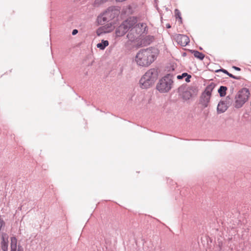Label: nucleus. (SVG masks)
I'll use <instances>...</instances> for the list:
<instances>
[{
  "mask_svg": "<svg viewBox=\"0 0 251 251\" xmlns=\"http://www.w3.org/2000/svg\"><path fill=\"white\" fill-rule=\"evenodd\" d=\"M77 33V30L76 29H74L73 31L72 34L73 35H75Z\"/></svg>",
  "mask_w": 251,
  "mask_h": 251,
  "instance_id": "22",
  "label": "nucleus"
},
{
  "mask_svg": "<svg viewBox=\"0 0 251 251\" xmlns=\"http://www.w3.org/2000/svg\"><path fill=\"white\" fill-rule=\"evenodd\" d=\"M227 108L226 104L224 101H220L217 106V112L218 113L225 112Z\"/></svg>",
  "mask_w": 251,
  "mask_h": 251,
  "instance_id": "12",
  "label": "nucleus"
},
{
  "mask_svg": "<svg viewBox=\"0 0 251 251\" xmlns=\"http://www.w3.org/2000/svg\"><path fill=\"white\" fill-rule=\"evenodd\" d=\"M135 23H136V20L133 17L125 21L116 29L115 31L116 36L121 37L124 35Z\"/></svg>",
  "mask_w": 251,
  "mask_h": 251,
  "instance_id": "4",
  "label": "nucleus"
},
{
  "mask_svg": "<svg viewBox=\"0 0 251 251\" xmlns=\"http://www.w3.org/2000/svg\"><path fill=\"white\" fill-rule=\"evenodd\" d=\"M222 71L223 72H224V73L227 74L229 77H231V78H234V79H238V78L235 76H234L233 75H232V74L229 73L226 70H222Z\"/></svg>",
  "mask_w": 251,
  "mask_h": 251,
  "instance_id": "20",
  "label": "nucleus"
},
{
  "mask_svg": "<svg viewBox=\"0 0 251 251\" xmlns=\"http://www.w3.org/2000/svg\"><path fill=\"white\" fill-rule=\"evenodd\" d=\"M167 28H170V27H171L170 25H167Z\"/></svg>",
  "mask_w": 251,
  "mask_h": 251,
  "instance_id": "24",
  "label": "nucleus"
},
{
  "mask_svg": "<svg viewBox=\"0 0 251 251\" xmlns=\"http://www.w3.org/2000/svg\"><path fill=\"white\" fill-rule=\"evenodd\" d=\"M8 237L6 234H3L2 236L1 249L3 251H8Z\"/></svg>",
  "mask_w": 251,
  "mask_h": 251,
  "instance_id": "11",
  "label": "nucleus"
},
{
  "mask_svg": "<svg viewBox=\"0 0 251 251\" xmlns=\"http://www.w3.org/2000/svg\"><path fill=\"white\" fill-rule=\"evenodd\" d=\"M233 68H234L235 70L240 71V68H238L237 67L233 66Z\"/></svg>",
  "mask_w": 251,
  "mask_h": 251,
  "instance_id": "23",
  "label": "nucleus"
},
{
  "mask_svg": "<svg viewBox=\"0 0 251 251\" xmlns=\"http://www.w3.org/2000/svg\"><path fill=\"white\" fill-rule=\"evenodd\" d=\"M119 14V11L115 7H110L101 16L99 17L98 20L99 22H103L108 21L114 19Z\"/></svg>",
  "mask_w": 251,
  "mask_h": 251,
  "instance_id": "8",
  "label": "nucleus"
},
{
  "mask_svg": "<svg viewBox=\"0 0 251 251\" xmlns=\"http://www.w3.org/2000/svg\"><path fill=\"white\" fill-rule=\"evenodd\" d=\"M107 0H95L94 4L95 6H98L100 4L105 3Z\"/></svg>",
  "mask_w": 251,
  "mask_h": 251,
  "instance_id": "19",
  "label": "nucleus"
},
{
  "mask_svg": "<svg viewBox=\"0 0 251 251\" xmlns=\"http://www.w3.org/2000/svg\"><path fill=\"white\" fill-rule=\"evenodd\" d=\"M147 28V25L144 23H139L134 25L129 29V31L127 35V37L130 40H133L135 38L139 35L144 33Z\"/></svg>",
  "mask_w": 251,
  "mask_h": 251,
  "instance_id": "5",
  "label": "nucleus"
},
{
  "mask_svg": "<svg viewBox=\"0 0 251 251\" xmlns=\"http://www.w3.org/2000/svg\"><path fill=\"white\" fill-rule=\"evenodd\" d=\"M17 239L15 237L11 238V251H16Z\"/></svg>",
  "mask_w": 251,
  "mask_h": 251,
  "instance_id": "13",
  "label": "nucleus"
},
{
  "mask_svg": "<svg viewBox=\"0 0 251 251\" xmlns=\"http://www.w3.org/2000/svg\"><path fill=\"white\" fill-rule=\"evenodd\" d=\"M197 90L196 88L193 87H189L183 93V98L184 99L187 100H189L193 95H196Z\"/></svg>",
  "mask_w": 251,
  "mask_h": 251,
  "instance_id": "10",
  "label": "nucleus"
},
{
  "mask_svg": "<svg viewBox=\"0 0 251 251\" xmlns=\"http://www.w3.org/2000/svg\"><path fill=\"white\" fill-rule=\"evenodd\" d=\"M193 53L194 56L200 60H202L204 57V55L199 51H194Z\"/></svg>",
  "mask_w": 251,
  "mask_h": 251,
  "instance_id": "17",
  "label": "nucleus"
},
{
  "mask_svg": "<svg viewBox=\"0 0 251 251\" xmlns=\"http://www.w3.org/2000/svg\"><path fill=\"white\" fill-rule=\"evenodd\" d=\"M227 90V88L226 86H221L218 90V92L220 94V96L224 97L226 94V91Z\"/></svg>",
  "mask_w": 251,
  "mask_h": 251,
  "instance_id": "16",
  "label": "nucleus"
},
{
  "mask_svg": "<svg viewBox=\"0 0 251 251\" xmlns=\"http://www.w3.org/2000/svg\"><path fill=\"white\" fill-rule=\"evenodd\" d=\"M156 56L152 50L150 49L139 50L135 58L137 64L142 67H148L155 59Z\"/></svg>",
  "mask_w": 251,
  "mask_h": 251,
  "instance_id": "1",
  "label": "nucleus"
},
{
  "mask_svg": "<svg viewBox=\"0 0 251 251\" xmlns=\"http://www.w3.org/2000/svg\"><path fill=\"white\" fill-rule=\"evenodd\" d=\"M185 77H186V78H185V81L187 82H190V79L191 77V75H188L186 73H184L181 75H178L177 76V78L178 79H182L183 78Z\"/></svg>",
  "mask_w": 251,
  "mask_h": 251,
  "instance_id": "14",
  "label": "nucleus"
},
{
  "mask_svg": "<svg viewBox=\"0 0 251 251\" xmlns=\"http://www.w3.org/2000/svg\"><path fill=\"white\" fill-rule=\"evenodd\" d=\"M175 13L176 18V19H178L179 22L180 23V24H182V18L181 17V13H180V11L178 9H176L175 11Z\"/></svg>",
  "mask_w": 251,
  "mask_h": 251,
  "instance_id": "18",
  "label": "nucleus"
},
{
  "mask_svg": "<svg viewBox=\"0 0 251 251\" xmlns=\"http://www.w3.org/2000/svg\"><path fill=\"white\" fill-rule=\"evenodd\" d=\"M108 45L109 42L108 41L102 40L101 43H98L97 45V47L100 50H104L106 47L108 46Z\"/></svg>",
  "mask_w": 251,
  "mask_h": 251,
  "instance_id": "15",
  "label": "nucleus"
},
{
  "mask_svg": "<svg viewBox=\"0 0 251 251\" xmlns=\"http://www.w3.org/2000/svg\"><path fill=\"white\" fill-rule=\"evenodd\" d=\"M97 34H98V35H100V33H99V31H97Z\"/></svg>",
  "mask_w": 251,
  "mask_h": 251,
  "instance_id": "25",
  "label": "nucleus"
},
{
  "mask_svg": "<svg viewBox=\"0 0 251 251\" xmlns=\"http://www.w3.org/2000/svg\"><path fill=\"white\" fill-rule=\"evenodd\" d=\"M215 87L214 83H211L206 87L201 97L200 101L204 107H206L210 102L211 93Z\"/></svg>",
  "mask_w": 251,
  "mask_h": 251,
  "instance_id": "7",
  "label": "nucleus"
},
{
  "mask_svg": "<svg viewBox=\"0 0 251 251\" xmlns=\"http://www.w3.org/2000/svg\"><path fill=\"white\" fill-rule=\"evenodd\" d=\"M172 76L167 75L160 79L156 85V89L160 93H166L172 88L173 85Z\"/></svg>",
  "mask_w": 251,
  "mask_h": 251,
  "instance_id": "3",
  "label": "nucleus"
},
{
  "mask_svg": "<svg viewBox=\"0 0 251 251\" xmlns=\"http://www.w3.org/2000/svg\"><path fill=\"white\" fill-rule=\"evenodd\" d=\"M174 38L179 45L183 47L186 46L190 41L189 37L183 34H176Z\"/></svg>",
  "mask_w": 251,
  "mask_h": 251,
  "instance_id": "9",
  "label": "nucleus"
},
{
  "mask_svg": "<svg viewBox=\"0 0 251 251\" xmlns=\"http://www.w3.org/2000/svg\"><path fill=\"white\" fill-rule=\"evenodd\" d=\"M250 94V91L247 88L239 91L235 97V107H241L248 100Z\"/></svg>",
  "mask_w": 251,
  "mask_h": 251,
  "instance_id": "6",
  "label": "nucleus"
},
{
  "mask_svg": "<svg viewBox=\"0 0 251 251\" xmlns=\"http://www.w3.org/2000/svg\"><path fill=\"white\" fill-rule=\"evenodd\" d=\"M157 71L155 69L149 70L140 80V85L142 88L147 89L151 86L157 78Z\"/></svg>",
  "mask_w": 251,
  "mask_h": 251,
  "instance_id": "2",
  "label": "nucleus"
},
{
  "mask_svg": "<svg viewBox=\"0 0 251 251\" xmlns=\"http://www.w3.org/2000/svg\"><path fill=\"white\" fill-rule=\"evenodd\" d=\"M4 225L5 223L4 221L1 218H0V230L3 226H4Z\"/></svg>",
  "mask_w": 251,
  "mask_h": 251,
  "instance_id": "21",
  "label": "nucleus"
}]
</instances>
